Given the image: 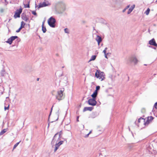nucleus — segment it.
<instances>
[{"mask_svg":"<svg viewBox=\"0 0 157 157\" xmlns=\"http://www.w3.org/2000/svg\"><path fill=\"white\" fill-rule=\"evenodd\" d=\"M55 7L59 14L63 13L66 10V6L65 2L63 1L56 2Z\"/></svg>","mask_w":157,"mask_h":157,"instance_id":"f257e3e1","label":"nucleus"},{"mask_svg":"<svg viewBox=\"0 0 157 157\" xmlns=\"http://www.w3.org/2000/svg\"><path fill=\"white\" fill-rule=\"evenodd\" d=\"M64 90V89L62 88L57 91L56 98L59 101L64 99V95L63 94Z\"/></svg>","mask_w":157,"mask_h":157,"instance_id":"f03ea898","label":"nucleus"},{"mask_svg":"<svg viewBox=\"0 0 157 157\" xmlns=\"http://www.w3.org/2000/svg\"><path fill=\"white\" fill-rule=\"evenodd\" d=\"M95 76L101 81H103L105 79V75L103 72L97 70L95 74Z\"/></svg>","mask_w":157,"mask_h":157,"instance_id":"7ed1b4c3","label":"nucleus"},{"mask_svg":"<svg viewBox=\"0 0 157 157\" xmlns=\"http://www.w3.org/2000/svg\"><path fill=\"white\" fill-rule=\"evenodd\" d=\"M127 62L128 63H133L135 65H136L139 62V60L135 56H132L128 58Z\"/></svg>","mask_w":157,"mask_h":157,"instance_id":"20e7f679","label":"nucleus"},{"mask_svg":"<svg viewBox=\"0 0 157 157\" xmlns=\"http://www.w3.org/2000/svg\"><path fill=\"white\" fill-rule=\"evenodd\" d=\"M48 25L51 27L55 28V27L56 19L52 17H51L48 21Z\"/></svg>","mask_w":157,"mask_h":157,"instance_id":"39448f33","label":"nucleus"},{"mask_svg":"<svg viewBox=\"0 0 157 157\" xmlns=\"http://www.w3.org/2000/svg\"><path fill=\"white\" fill-rule=\"evenodd\" d=\"M88 103L90 105L94 106L96 105L97 102L95 100V99L90 98L88 100Z\"/></svg>","mask_w":157,"mask_h":157,"instance_id":"423d86ee","label":"nucleus"},{"mask_svg":"<svg viewBox=\"0 0 157 157\" xmlns=\"http://www.w3.org/2000/svg\"><path fill=\"white\" fill-rule=\"evenodd\" d=\"M50 5V3H49L48 1L43 2L42 3H40L38 6V8L49 6Z\"/></svg>","mask_w":157,"mask_h":157,"instance_id":"0eeeda50","label":"nucleus"},{"mask_svg":"<svg viewBox=\"0 0 157 157\" xmlns=\"http://www.w3.org/2000/svg\"><path fill=\"white\" fill-rule=\"evenodd\" d=\"M17 38L18 37L17 36H12L9 38L7 41H6V42L9 44H11L12 43L13 41Z\"/></svg>","mask_w":157,"mask_h":157,"instance_id":"6e6552de","label":"nucleus"},{"mask_svg":"<svg viewBox=\"0 0 157 157\" xmlns=\"http://www.w3.org/2000/svg\"><path fill=\"white\" fill-rule=\"evenodd\" d=\"M22 11V9H20L19 10H17V11L16 12L14 17V18H16L17 17H20V14L21 13Z\"/></svg>","mask_w":157,"mask_h":157,"instance_id":"1a4fd4ad","label":"nucleus"},{"mask_svg":"<svg viewBox=\"0 0 157 157\" xmlns=\"http://www.w3.org/2000/svg\"><path fill=\"white\" fill-rule=\"evenodd\" d=\"M63 142V141H60L58 143L56 142L55 146V148L54 150V152H56L57 149L58 148L59 146L61 144H62Z\"/></svg>","mask_w":157,"mask_h":157,"instance_id":"9d476101","label":"nucleus"},{"mask_svg":"<svg viewBox=\"0 0 157 157\" xmlns=\"http://www.w3.org/2000/svg\"><path fill=\"white\" fill-rule=\"evenodd\" d=\"M153 118H154L152 116L148 117L147 120H146V121L144 123V124L145 125H147L151 121L153 120Z\"/></svg>","mask_w":157,"mask_h":157,"instance_id":"9b49d317","label":"nucleus"},{"mask_svg":"<svg viewBox=\"0 0 157 157\" xmlns=\"http://www.w3.org/2000/svg\"><path fill=\"white\" fill-rule=\"evenodd\" d=\"M149 44L152 45L157 47V44L156 43L155 40L154 39H152L149 41Z\"/></svg>","mask_w":157,"mask_h":157,"instance_id":"f8f14e48","label":"nucleus"},{"mask_svg":"<svg viewBox=\"0 0 157 157\" xmlns=\"http://www.w3.org/2000/svg\"><path fill=\"white\" fill-rule=\"evenodd\" d=\"M61 137L58 136H57V137L54 139V137H53V138L52 140V143L53 144L56 141V142H57L58 141H60V138Z\"/></svg>","mask_w":157,"mask_h":157,"instance_id":"ddd939ff","label":"nucleus"},{"mask_svg":"<svg viewBox=\"0 0 157 157\" xmlns=\"http://www.w3.org/2000/svg\"><path fill=\"white\" fill-rule=\"evenodd\" d=\"M94 109L93 107H85L83 109V111H92Z\"/></svg>","mask_w":157,"mask_h":157,"instance_id":"4468645a","label":"nucleus"},{"mask_svg":"<svg viewBox=\"0 0 157 157\" xmlns=\"http://www.w3.org/2000/svg\"><path fill=\"white\" fill-rule=\"evenodd\" d=\"M63 134V132L62 131H60L59 132L56 133L54 136V139H55L58 136L62 137V135Z\"/></svg>","mask_w":157,"mask_h":157,"instance_id":"2eb2a0df","label":"nucleus"},{"mask_svg":"<svg viewBox=\"0 0 157 157\" xmlns=\"http://www.w3.org/2000/svg\"><path fill=\"white\" fill-rule=\"evenodd\" d=\"M96 40L97 41L98 44L99 45L100 43L102 41V39L101 37L99 36H97L96 39Z\"/></svg>","mask_w":157,"mask_h":157,"instance_id":"dca6fc26","label":"nucleus"},{"mask_svg":"<svg viewBox=\"0 0 157 157\" xmlns=\"http://www.w3.org/2000/svg\"><path fill=\"white\" fill-rule=\"evenodd\" d=\"M135 7V5H133L131 6V7L129 9L127 13L128 14H130L133 10Z\"/></svg>","mask_w":157,"mask_h":157,"instance_id":"f3484780","label":"nucleus"},{"mask_svg":"<svg viewBox=\"0 0 157 157\" xmlns=\"http://www.w3.org/2000/svg\"><path fill=\"white\" fill-rule=\"evenodd\" d=\"M22 19L25 21H27L28 18L27 17L26 15L25 14H22L21 15Z\"/></svg>","mask_w":157,"mask_h":157,"instance_id":"a211bd4d","label":"nucleus"},{"mask_svg":"<svg viewBox=\"0 0 157 157\" xmlns=\"http://www.w3.org/2000/svg\"><path fill=\"white\" fill-rule=\"evenodd\" d=\"M44 21L42 22V31L43 33H45L46 32V29L45 26H44Z\"/></svg>","mask_w":157,"mask_h":157,"instance_id":"6ab92c4d","label":"nucleus"},{"mask_svg":"<svg viewBox=\"0 0 157 157\" xmlns=\"http://www.w3.org/2000/svg\"><path fill=\"white\" fill-rule=\"evenodd\" d=\"M97 93L98 92L97 91H94L93 94L91 95V96L93 98H92L95 99V98L97 95Z\"/></svg>","mask_w":157,"mask_h":157,"instance_id":"aec40b11","label":"nucleus"},{"mask_svg":"<svg viewBox=\"0 0 157 157\" xmlns=\"http://www.w3.org/2000/svg\"><path fill=\"white\" fill-rule=\"evenodd\" d=\"M29 2L30 1L29 0H27V3L26 4H24V7L25 8H29Z\"/></svg>","mask_w":157,"mask_h":157,"instance_id":"412c9836","label":"nucleus"},{"mask_svg":"<svg viewBox=\"0 0 157 157\" xmlns=\"http://www.w3.org/2000/svg\"><path fill=\"white\" fill-rule=\"evenodd\" d=\"M96 116H97V115H96L95 113H93L91 114H90L89 118H95V117H96Z\"/></svg>","mask_w":157,"mask_h":157,"instance_id":"4be33fe9","label":"nucleus"},{"mask_svg":"<svg viewBox=\"0 0 157 157\" xmlns=\"http://www.w3.org/2000/svg\"><path fill=\"white\" fill-rule=\"evenodd\" d=\"M96 57V56H95V55L92 56L91 57L90 59L89 62H90V61H93V60H94L95 59Z\"/></svg>","mask_w":157,"mask_h":157,"instance_id":"5701e85b","label":"nucleus"},{"mask_svg":"<svg viewBox=\"0 0 157 157\" xmlns=\"http://www.w3.org/2000/svg\"><path fill=\"white\" fill-rule=\"evenodd\" d=\"M7 131L6 129H4L1 131L0 133V135H2Z\"/></svg>","mask_w":157,"mask_h":157,"instance_id":"b1692460","label":"nucleus"},{"mask_svg":"<svg viewBox=\"0 0 157 157\" xmlns=\"http://www.w3.org/2000/svg\"><path fill=\"white\" fill-rule=\"evenodd\" d=\"M65 128L68 131H69L71 129L70 126L68 124L66 125V126H65Z\"/></svg>","mask_w":157,"mask_h":157,"instance_id":"393cba45","label":"nucleus"},{"mask_svg":"<svg viewBox=\"0 0 157 157\" xmlns=\"http://www.w3.org/2000/svg\"><path fill=\"white\" fill-rule=\"evenodd\" d=\"M5 71L4 70H2L1 71V72H0V75L1 76H3L5 74Z\"/></svg>","mask_w":157,"mask_h":157,"instance_id":"a878e982","label":"nucleus"},{"mask_svg":"<svg viewBox=\"0 0 157 157\" xmlns=\"http://www.w3.org/2000/svg\"><path fill=\"white\" fill-rule=\"evenodd\" d=\"M150 11V9L149 8H148L145 12V13L146 15H148Z\"/></svg>","mask_w":157,"mask_h":157,"instance_id":"bb28decb","label":"nucleus"},{"mask_svg":"<svg viewBox=\"0 0 157 157\" xmlns=\"http://www.w3.org/2000/svg\"><path fill=\"white\" fill-rule=\"evenodd\" d=\"M141 121H142L144 122H145V119H144L143 118H140L138 120V121L139 122H140Z\"/></svg>","mask_w":157,"mask_h":157,"instance_id":"cd10ccee","label":"nucleus"},{"mask_svg":"<svg viewBox=\"0 0 157 157\" xmlns=\"http://www.w3.org/2000/svg\"><path fill=\"white\" fill-rule=\"evenodd\" d=\"M115 76L113 77V75H111L109 76V78L111 79L112 81H113L114 80V78H115Z\"/></svg>","mask_w":157,"mask_h":157,"instance_id":"c85d7f7f","label":"nucleus"},{"mask_svg":"<svg viewBox=\"0 0 157 157\" xmlns=\"http://www.w3.org/2000/svg\"><path fill=\"white\" fill-rule=\"evenodd\" d=\"M20 141L18 142V143H17L14 146V147H13V149H15L16 147L18 146V145L19 144V143H20Z\"/></svg>","mask_w":157,"mask_h":157,"instance_id":"c756f323","label":"nucleus"},{"mask_svg":"<svg viewBox=\"0 0 157 157\" xmlns=\"http://www.w3.org/2000/svg\"><path fill=\"white\" fill-rule=\"evenodd\" d=\"M130 5H128L126 7L124 10H123V12H124L127 9H128V8H129L130 7Z\"/></svg>","mask_w":157,"mask_h":157,"instance_id":"7c9ffc66","label":"nucleus"},{"mask_svg":"<svg viewBox=\"0 0 157 157\" xmlns=\"http://www.w3.org/2000/svg\"><path fill=\"white\" fill-rule=\"evenodd\" d=\"M25 25V24L24 22L23 21H22L21 22V25L20 27H22V28H24Z\"/></svg>","mask_w":157,"mask_h":157,"instance_id":"2f4dec72","label":"nucleus"},{"mask_svg":"<svg viewBox=\"0 0 157 157\" xmlns=\"http://www.w3.org/2000/svg\"><path fill=\"white\" fill-rule=\"evenodd\" d=\"M9 105H8V106L6 107V106H5L4 107V109L5 110H8L9 108Z\"/></svg>","mask_w":157,"mask_h":157,"instance_id":"473e14b6","label":"nucleus"},{"mask_svg":"<svg viewBox=\"0 0 157 157\" xmlns=\"http://www.w3.org/2000/svg\"><path fill=\"white\" fill-rule=\"evenodd\" d=\"M64 32L67 33H69V31L68 29L67 28H65L64 30Z\"/></svg>","mask_w":157,"mask_h":157,"instance_id":"72a5a7b5","label":"nucleus"},{"mask_svg":"<svg viewBox=\"0 0 157 157\" xmlns=\"http://www.w3.org/2000/svg\"><path fill=\"white\" fill-rule=\"evenodd\" d=\"M22 29V27H20V28L17 30L16 31V32L19 33L20 32L21 29Z\"/></svg>","mask_w":157,"mask_h":157,"instance_id":"f704fd0d","label":"nucleus"},{"mask_svg":"<svg viewBox=\"0 0 157 157\" xmlns=\"http://www.w3.org/2000/svg\"><path fill=\"white\" fill-rule=\"evenodd\" d=\"M100 88V87L99 86H97L96 87V90L95 91H97L98 90H99Z\"/></svg>","mask_w":157,"mask_h":157,"instance_id":"c9c22d12","label":"nucleus"},{"mask_svg":"<svg viewBox=\"0 0 157 157\" xmlns=\"http://www.w3.org/2000/svg\"><path fill=\"white\" fill-rule=\"evenodd\" d=\"M32 13L34 15L36 16L37 14L35 11H32Z\"/></svg>","mask_w":157,"mask_h":157,"instance_id":"e433bc0d","label":"nucleus"},{"mask_svg":"<svg viewBox=\"0 0 157 157\" xmlns=\"http://www.w3.org/2000/svg\"><path fill=\"white\" fill-rule=\"evenodd\" d=\"M154 106L155 108L157 109V102H156L155 103Z\"/></svg>","mask_w":157,"mask_h":157,"instance_id":"4c0bfd02","label":"nucleus"},{"mask_svg":"<svg viewBox=\"0 0 157 157\" xmlns=\"http://www.w3.org/2000/svg\"><path fill=\"white\" fill-rule=\"evenodd\" d=\"M103 52L104 53V54H106V51L105 50H104Z\"/></svg>","mask_w":157,"mask_h":157,"instance_id":"58836bf2","label":"nucleus"},{"mask_svg":"<svg viewBox=\"0 0 157 157\" xmlns=\"http://www.w3.org/2000/svg\"><path fill=\"white\" fill-rule=\"evenodd\" d=\"M107 56H108V55H107V54H105V58H107V59H108V57H107Z\"/></svg>","mask_w":157,"mask_h":157,"instance_id":"ea45409f","label":"nucleus"},{"mask_svg":"<svg viewBox=\"0 0 157 157\" xmlns=\"http://www.w3.org/2000/svg\"><path fill=\"white\" fill-rule=\"evenodd\" d=\"M89 133H88L87 134V135H86L85 137H88V136H89Z\"/></svg>","mask_w":157,"mask_h":157,"instance_id":"a19ab883","label":"nucleus"},{"mask_svg":"<svg viewBox=\"0 0 157 157\" xmlns=\"http://www.w3.org/2000/svg\"><path fill=\"white\" fill-rule=\"evenodd\" d=\"M106 54H107V55L108 56L110 54V53H106Z\"/></svg>","mask_w":157,"mask_h":157,"instance_id":"79ce46f5","label":"nucleus"},{"mask_svg":"<svg viewBox=\"0 0 157 157\" xmlns=\"http://www.w3.org/2000/svg\"><path fill=\"white\" fill-rule=\"evenodd\" d=\"M77 121H78V117H77Z\"/></svg>","mask_w":157,"mask_h":157,"instance_id":"37998d69","label":"nucleus"},{"mask_svg":"<svg viewBox=\"0 0 157 157\" xmlns=\"http://www.w3.org/2000/svg\"><path fill=\"white\" fill-rule=\"evenodd\" d=\"M107 49H108V48H107V47H106V48H105V49L104 50H105L106 51V50Z\"/></svg>","mask_w":157,"mask_h":157,"instance_id":"c03bdc74","label":"nucleus"},{"mask_svg":"<svg viewBox=\"0 0 157 157\" xmlns=\"http://www.w3.org/2000/svg\"><path fill=\"white\" fill-rule=\"evenodd\" d=\"M91 132H92V131H90V132L89 133V134H90V133H91Z\"/></svg>","mask_w":157,"mask_h":157,"instance_id":"a18cd8bd","label":"nucleus"},{"mask_svg":"<svg viewBox=\"0 0 157 157\" xmlns=\"http://www.w3.org/2000/svg\"><path fill=\"white\" fill-rule=\"evenodd\" d=\"M64 66H63V67H62V68H64Z\"/></svg>","mask_w":157,"mask_h":157,"instance_id":"49530a36","label":"nucleus"},{"mask_svg":"<svg viewBox=\"0 0 157 157\" xmlns=\"http://www.w3.org/2000/svg\"><path fill=\"white\" fill-rule=\"evenodd\" d=\"M144 65L146 66V65H146V64H144Z\"/></svg>","mask_w":157,"mask_h":157,"instance_id":"de8ad7c7","label":"nucleus"},{"mask_svg":"<svg viewBox=\"0 0 157 157\" xmlns=\"http://www.w3.org/2000/svg\"><path fill=\"white\" fill-rule=\"evenodd\" d=\"M52 108H51V111H52Z\"/></svg>","mask_w":157,"mask_h":157,"instance_id":"09e8293b","label":"nucleus"},{"mask_svg":"<svg viewBox=\"0 0 157 157\" xmlns=\"http://www.w3.org/2000/svg\"><path fill=\"white\" fill-rule=\"evenodd\" d=\"M156 2H157V0L156 1Z\"/></svg>","mask_w":157,"mask_h":157,"instance_id":"8fccbe9b","label":"nucleus"}]
</instances>
